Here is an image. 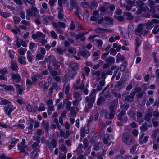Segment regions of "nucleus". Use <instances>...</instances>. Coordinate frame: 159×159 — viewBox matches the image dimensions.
Instances as JSON below:
<instances>
[{
    "mask_svg": "<svg viewBox=\"0 0 159 159\" xmlns=\"http://www.w3.org/2000/svg\"><path fill=\"white\" fill-rule=\"evenodd\" d=\"M116 102H112L111 103L110 106V111H114V110H116L117 106Z\"/></svg>",
    "mask_w": 159,
    "mask_h": 159,
    "instance_id": "49530a36",
    "label": "nucleus"
},
{
    "mask_svg": "<svg viewBox=\"0 0 159 159\" xmlns=\"http://www.w3.org/2000/svg\"><path fill=\"white\" fill-rule=\"evenodd\" d=\"M108 30L99 27L96 28L95 30V31L97 33H103L104 32H108Z\"/></svg>",
    "mask_w": 159,
    "mask_h": 159,
    "instance_id": "c756f323",
    "label": "nucleus"
},
{
    "mask_svg": "<svg viewBox=\"0 0 159 159\" xmlns=\"http://www.w3.org/2000/svg\"><path fill=\"white\" fill-rule=\"evenodd\" d=\"M11 77L13 79L15 80L17 83H19L21 81V77L18 73L13 74L12 75Z\"/></svg>",
    "mask_w": 159,
    "mask_h": 159,
    "instance_id": "dca6fc26",
    "label": "nucleus"
},
{
    "mask_svg": "<svg viewBox=\"0 0 159 159\" xmlns=\"http://www.w3.org/2000/svg\"><path fill=\"white\" fill-rule=\"evenodd\" d=\"M8 54L10 57L12 59V61L14 58V52L11 50H9L8 52Z\"/></svg>",
    "mask_w": 159,
    "mask_h": 159,
    "instance_id": "13d9d810",
    "label": "nucleus"
},
{
    "mask_svg": "<svg viewBox=\"0 0 159 159\" xmlns=\"http://www.w3.org/2000/svg\"><path fill=\"white\" fill-rule=\"evenodd\" d=\"M45 61L46 62H53L54 63L56 61L54 57L51 55L48 57L47 58L45 59Z\"/></svg>",
    "mask_w": 159,
    "mask_h": 159,
    "instance_id": "c85d7f7f",
    "label": "nucleus"
},
{
    "mask_svg": "<svg viewBox=\"0 0 159 159\" xmlns=\"http://www.w3.org/2000/svg\"><path fill=\"white\" fill-rule=\"evenodd\" d=\"M11 68L13 70H18V68L16 61H12Z\"/></svg>",
    "mask_w": 159,
    "mask_h": 159,
    "instance_id": "a878e982",
    "label": "nucleus"
},
{
    "mask_svg": "<svg viewBox=\"0 0 159 159\" xmlns=\"http://www.w3.org/2000/svg\"><path fill=\"white\" fill-rule=\"evenodd\" d=\"M15 86L16 87V89L18 90L19 94H21L23 91V89L22 87L17 84H16Z\"/></svg>",
    "mask_w": 159,
    "mask_h": 159,
    "instance_id": "de8ad7c7",
    "label": "nucleus"
},
{
    "mask_svg": "<svg viewBox=\"0 0 159 159\" xmlns=\"http://www.w3.org/2000/svg\"><path fill=\"white\" fill-rule=\"evenodd\" d=\"M101 14H106L109 13L110 11L108 7L106 5L102 6L98 8Z\"/></svg>",
    "mask_w": 159,
    "mask_h": 159,
    "instance_id": "9b49d317",
    "label": "nucleus"
},
{
    "mask_svg": "<svg viewBox=\"0 0 159 159\" xmlns=\"http://www.w3.org/2000/svg\"><path fill=\"white\" fill-rule=\"evenodd\" d=\"M25 121L24 120H20L18 123L17 124V126L20 128L23 129L25 128L24 124L25 123Z\"/></svg>",
    "mask_w": 159,
    "mask_h": 159,
    "instance_id": "72a5a7b5",
    "label": "nucleus"
},
{
    "mask_svg": "<svg viewBox=\"0 0 159 159\" xmlns=\"http://www.w3.org/2000/svg\"><path fill=\"white\" fill-rule=\"evenodd\" d=\"M152 117V113L151 112H149L146 114L145 116L144 119L146 121H149L150 119Z\"/></svg>",
    "mask_w": 159,
    "mask_h": 159,
    "instance_id": "ea45409f",
    "label": "nucleus"
},
{
    "mask_svg": "<svg viewBox=\"0 0 159 159\" xmlns=\"http://www.w3.org/2000/svg\"><path fill=\"white\" fill-rule=\"evenodd\" d=\"M100 73L101 72L99 70L96 71L93 73V77L97 82L100 79Z\"/></svg>",
    "mask_w": 159,
    "mask_h": 159,
    "instance_id": "b1692460",
    "label": "nucleus"
},
{
    "mask_svg": "<svg viewBox=\"0 0 159 159\" xmlns=\"http://www.w3.org/2000/svg\"><path fill=\"white\" fill-rule=\"evenodd\" d=\"M18 61L20 64L23 65H25L26 64V58L25 56H19Z\"/></svg>",
    "mask_w": 159,
    "mask_h": 159,
    "instance_id": "aec40b11",
    "label": "nucleus"
},
{
    "mask_svg": "<svg viewBox=\"0 0 159 159\" xmlns=\"http://www.w3.org/2000/svg\"><path fill=\"white\" fill-rule=\"evenodd\" d=\"M158 132V131L157 129L153 131L152 134L151 135V138L153 139H155L156 138L157 136V132Z\"/></svg>",
    "mask_w": 159,
    "mask_h": 159,
    "instance_id": "680f3d73",
    "label": "nucleus"
},
{
    "mask_svg": "<svg viewBox=\"0 0 159 159\" xmlns=\"http://www.w3.org/2000/svg\"><path fill=\"white\" fill-rule=\"evenodd\" d=\"M95 89H92L91 91V93L89 96L86 97V102H94L95 101Z\"/></svg>",
    "mask_w": 159,
    "mask_h": 159,
    "instance_id": "423d86ee",
    "label": "nucleus"
},
{
    "mask_svg": "<svg viewBox=\"0 0 159 159\" xmlns=\"http://www.w3.org/2000/svg\"><path fill=\"white\" fill-rule=\"evenodd\" d=\"M116 60L117 62H119L120 61H123L125 59L123 56H122L120 53H118L116 56Z\"/></svg>",
    "mask_w": 159,
    "mask_h": 159,
    "instance_id": "473e14b6",
    "label": "nucleus"
},
{
    "mask_svg": "<svg viewBox=\"0 0 159 159\" xmlns=\"http://www.w3.org/2000/svg\"><path fill=\"white\" fill-rule=\"evenodd\" d=\"M18 51L19 54L21 55L24 56L27 51V49L24 48H21L18 49Z\"/></svg>",
    "mask_w": 159,
    "mask_h": 159,
    "instance_id": "c9c22d12",
    "label": "nucleus"
},
{
    "mask_svg": "<svg viewBox=\"0 0 159 159\" xmlns=\"http://www.w3.org/2000/svg\"><path fill=\"white\" fill-rule=\"evenodd\" d=\"M126 113V111H122L118 116V120L120 121H121L122 120V117L124 116Z\"/></svg>",
    "mask_w": 159,
    "mask_h": 159,
    "instance_id": "e433bc0d",
    "label": "nucleus"
},
{
    "mask_svg": "<svg viewBox=\"0 0 159 159\" xmlns=\"http://www.w3.org/2000/svg\"><path fill=\"white\" fill-rule=\"evenodd\" d=\"M36 57L37 59L40 60L43 59L44 56L41 54L38 53L36 55Z\"/></svg>",
    "mask_w": 159,
    "mask_h": 159,
    "instance_id": "e2e57ef3",
    "label": "nucleus"
},
{
    "mask_svg": "<svg viewBox=\"0 0 159 159\" xmlns=\"http://www.w3.org/2000/svg\"><path fill=\"white\" fill-rule=\"evenodd\" d=\"M26 18L27 20H30L31 16H33L35 17V19H40L41 16L39 14V12L33 13L31 10L28 9L26 11Z\"/></svg>",
    "mask_w": 159,
    "mask_h": 159,
    "instance_id": "20e7f679",
    "label": "nucleus"
},
{
    "mask_svg": "<svg viewBox=\"0 0 159 159\" xmlns=\"http://www.w3.org/2000/svg\"><path fill=\"white\" fill-rule=\"evenodd\" d=\"M48 113L49 115H50L52 113V111L54 110V107L53 106L48 105Z\"/></svg>",
    "mask_w": 159,
    "mask_h": 159,
    "instance_id": "a18cd8bd",
    "label": "nucleus"
},
{
    "mask_svg": "<svg viewBox=\"0 0 159 159\" xmlns=\"http://www.w3.org/2000/svg\"><path fill=\"white\" fill-rule=\"evenodd\" d=\"M107 63L110 64V65L113 64L115 61L114 58L113 57H109L106 60Z\"/></svg>",
    "mask_w": 159,
    "mask_h": 159,
    "instance_id": "7c9ffc66",
    "label": "nucleus"
},
{
    "mask_svg": "<svg viewBox=\"0 0 159 159\" xmlns=\"http://www.w3.org/2000/svg\"><path fill=\"white\" fill-rule=\"evenodd\" d=\"M54 68L55 69H57L60 66L59 62L57 61H55L54 63Z\"/></svg>",
    "mask_w": 159,
    "mask_h": 159,
    "instance_id": "69168bd1",
    "label": "nucleus"
},
{
    "mask_svg": "<svg viewBox=\"0 0 159 159\" xmlns=\"http://www.w3.org/2000/svg\"><path fill=\"white\" fill-rule=\"evenodd\" d=\"M105 20L106 21V23L107 24V26L109 25V24H111L112 22V20L108 17H105L104 18Z\"/></svg>",
    "mask_w": 159,
    "mask_h": 159,
    "instance_id": "864d4df0",
    "label": "nucleus"
},
{
    "mask_svg": "<svg viewBox=\"0 0 159 159\" xmlns=\"http://www.w3.org/2000/svg\"><path fill=\"white\" fill-rule=\"evenodd\" d=\"M144 25H146V28L147 30H151L154 27V25L151 21H148L146 23L143 24Z\"/></svg>",
    "mask_w": 159,
    "mask_h": 159,
    "instance_id": "4be33fe9",
    "label": "nucleus"
},
{
    "mask_svg": "<svg viewBox=\"0 0 159 159\" xmlns=\"http://www.w3.org/2000/svg\"><path fill=\"white\" fill-rule=\"evenodd\" d=\"M0 127L4 128H7L11 127V125L9 124L2 123L0 122Z\"/></svg>",
    "mask_w": 159,
    "mask_h": 159,
    "instance_id": "603ef678",
    "label": "nucleus"
},
{
    "mask_svg": "<svg viewBox=\"0 0 159 159\" xmlns=\"http://www.w3.org/2000/svg\"><path fill=\"white\" fill-rule=\"evenodd\" d=\"M13 20L15 24H17L20 21V19L19 17H13Z\"/></svg>",
    "mask_w": 159,
    "mask_h": 159,
    "instance_id": "052dcab7",
    "label": "nucleus"
},
{
    "mask_svg": "<svg viewBox=\"0 0 159 159\" xmlns=\"http://www.w3.org/2000/svg\"><path fill=\"white\" fill-rule=\"evenodd\" d=\"M84 70L86 75H88L90 72V69L88 67H85L84 68Z\"/></svg>",
    "mask_w": 159,
    "mask_h": 159,
    "instance_id": "774afa93",
    "label": "nucleus"
},
{
    "mask_svg": "<svg viewBox=\"0 0 159 159\" xmlns=\"http://www.w3.org/2000/svg\"><path fill=\"white\" fill-rule=\"evenodd\" d=\"M70 83L69 82L66 81L64 84L63 90L65 94H67L69 93L70 89Z\"/></svg>",
    "mask_w": 159,
    "mask_h": 159,
    "instance_id": "2eb2a0df",
    "label": "nucleus"
},
{
    "mask_svg": "<svg viewBox=\"0 0 159 159\" xmlns=\"http://www.w3.org/2000/svg\"><path fill=\"white\" fill-rule=\"evenodd\" d=\"M95 89H92L91 91V93L89 96L86 97V102H94L95 101Z\"/></svg>",
    "mask_w": 159,
    "mask_h": 159,
    "instance_id": "0eeeda50",
    "label": "nucleus"
},
{
    "mask_svg": "<svg viewBox=\"0 0 159 159\" xmlns=\"http://www.w3.org/2000/svg\"><path fill=\"white\" fill-rule=\"evenodd\" d=\"M50 34L52 38H53L54 39H57V36L54 31L52 30L51 31Z\"/></svg>",
    "mask_w": 159,
    "mask_h": 159,
    "instance_id": "5fc2aeb1",
    "label": "nucleus"
},
{
    "mask_svg": "<svg viewBox=\"0 0 159 159\" xmlns=\"http://www.w3.org/2000/svg\"><path fill=\"white\" fill-rule=\"evenodd\" d=\"M122 140L126 145H130L135 143L134 138L128 132L124 133L122 136Z\"/></svg>",
    "mask_w": 159,
    "mask_h": 159,
    "instance_id": "f03ea898",
    "label": "nucleus"
},
{
    "mask_svg": "<svg viewBox=\"0 0 159 159\" xmlns=\"http://www.w3.org/2000/svg\"><path fill=\"white\" fill-rule=\"evenodd\" d=\"M139 0H134L133 1L130 0H128V3L129 4L131 5H134V6H138Z\"/></svg>",
    "mask_w": 159,
    "mask_h": 159,
    "instance_id": "f704fd0d",
    "label": "nucleus"
},
{
    "mask_svg": "<svg viewBox=\"0 0 159 159\" xmlns=\"http://www.w3.org/2000/svg\"><path fill=\"white\" fill-rule=\"evenodd\" d=\"M89 133L88 128L86 126L81 128L80 129V134L81 136L83 138L85 136V134H88Z\"/></svg>",
    "mask_w": 159,
    "mask_h": 159,
    "instance_id": "a211bd4d",
    "label": "nucleus"
},
{
    "mask_svg": "<svg viewBox=\"0 0 159 159\" xmlns=\"http://www.w3.org/2000/svg\"><path fill=\"white\" fill-rule=\"evenodd\" d=\"M123 14L124 16L127 17V18L128 20H131L133 19L131 14L129 12H124Z\"/></svg>",
    "mask_w": 159,
    "mask_h": 159,
    "instance_id": "37998d69",
    "label": "nucleus"
},
{
    "mask_svg": "<svg viewBox=\"0 0 159 159\" xmlns=\"http://www.w3.org/2000/svg\"><path fill=\"white\" fill-rule=\"evenodd\" d=\"M128 35L129 38L130 39L133 38V30L129 28L128 31Z\"/></svg>",
    "mask_w": 159,
    "mask_h": 159,
    "instance_id": "09e8293b",
    "label": "nucleus"
},
{
    "mask_svg": "<svg viewBox=\"0 0 159 159\" xmlns=\"http://www.w3.org/2000/svg\"><path fill=\"white\" fill-rule=\"evenodd\" d=\"M144 135V134L143 132H141L140 134V136L139 138V143L140 144H143V143L142 141Z\"/></svg>",
    "mask_w": 159,
    "mask_h": 159,
    "instance_id": "3c124183",
    "label": "nucleus"
},
{
    "mask_svg": "<svg viewBox=\"0 0 159 159\" xmlns=\"http://www.w3.org/2000/svg\"><path fill=\"white\" fill-rule=\"evenodd\" d=\"M12 104L8 100L4 99L3 98L0 97V105H8Z\"/></svg>",
    "mask_w": 159,
    "mask_h": 159,
    "instance_id": "f3484780",
    "label": "nucleus"
},
{
    "mask_svg": "<svg viewBox=\"0 0 159 159\" xmlns=\"http://www.w3.org/2000/svg\"><path fill=\"white\" fill-rule=\"evenodd\" d=\"M70 66L72 69L74 71H77L79 68L77 64L75 63H72L70 64Z\"/></svg>",
    "mask_w": 159,
    "mask_h": 159,
    "instance_id": "79ce46f5",
    "label": "nucleus"
},
{
    "mask_svg": "<svg viewBox=\"0 0 159 159\" xmlns=\"http://www.w3.org/2000/svg\"><path fill=\"white\" fill-rule=\"evenodd\" d=\"M73 95L74 98L75 99H78L79 101H81L82 98L81 97V95L80 92H75L73 93Z\"/></svg>",
    "mask_w": 159,
    "mask_h": 159,
    "instance_id": "bb28decb",
    "label": "nucleus"
},
{
    "mask_svg": "<svg viewBox=\"0 0 159 159\" xmlns=\"http://www.w3.org/2000/svg\"><path fill=\"white\" fill-rule=\"evenodd\" d=\"M135 95V93L134 92H131L129 95L126 96L125 100L129 102H131L133 101L134 97Z\"/></svg>",
    "mask_w": 159,
    "mask_h": 159,
    "instance_id": "6ab92c4d",
    "label": "nucleus"
},
{
    "mask_svg": "<svg viewBox=\"0 0 159 159\" xmlns=\"http://www.w3.org/2000/svg\"><path fill=\"white\" fill-rule=\"evenodd\" d=\"M83 143L84 148H87L89 145V143L88 140L86 139H84L83 140Z\"/></svg>",
    "mask_w": 159,
    "mask_h": 159,
    "instance_id": "4d7b16f0",
    "label": "nucleus"
},
{
    "mask_svg": "<svg viewBox=\"0 0 159 159\" xmlns=\"http://www.w3.org/2000/svg\"><path fill=\"white\" fill-rule=\"evenodd\" d=\"M27 58L28 59V61L30 63H31L33 60V59L31 56L32 53L29 50H28L27 52Z\"/></svg>",
    "mask_w": 159,
    "mask_h": 159,
    "instance_id": "2f4dec72",
    "label": "nucleus"
},
{
    "mask_svg": "<svg viewBox=\"0 0 159 159\" xmlns=\"http://www.w3.org/2000/svg\"><path fill=\"white\" fill-rule=\"evenodd\" d=\"M15 109L12 104L5 106L4 108V111L8 116H10L11 113Z\"/></svg>",
    "mask_w": 159,
    "mask_h": 159,
    "instance_id": "39448f33",
    "label": "nucleus"
},
{
    "mask_svg": "<svg viewBox=\"0 0 159 159\" xmlns=\"http://www.w3.org/2000/svg\"><path fill=\"white\" fill-rule=\"evenodd\" d=\"M76 0H70V7L69 8V10L70 11H72L76 7Z\"/></svg>",
    "mask_w": 159,
    "mask_h": 159,
    "instance_id": "5701e85b",
    "label": "nucleus"
},
{
    "mask_svg": "<svg viewBox=\"0 0 159 159\" xmlns=\"http://www.w3.org/2000/svg\"><path fill=\"white\" fill-rule=\"evenodd\" d=\"M33 152L30 155V157L33 159H34L35 157L38 156L37 153L39 151V144L36 142H34L32 145Z\"/></svg>",
    "mask_w": 159,
    "mask_h": 159,
    "instance_id": "7ed1b4c3",
    "label": "nucleus"
},
{
    "mask_svg": "<svg viewBox=\"0 0 159 159\" xmlns=\"http://www.w3.org/2000/svg\"><path fill=\"white\" fill-rule=\"evenodd\" d=\"M46 144L48 146L49 149L52 151V148H55L56 147V141L55 139H52L51 143L47 142Z\"/></svg>",
    "mask_w": 159,
    "mask_h": 159,
    "instance_id": "ddd939ff",
    "label": "nucleus"
},
{
    "mask_svg": "<svg viewBox=\"0 0 159 159\" xmlns=\"http://www.w3.org/2000/svg\"><path fill=\"white\" fill-rule=\"evenodd\" d=\"M4 87V89L8 91H14V88L12 85H8L7 86L4 85L3 86Z\"/></svg>",
    "mask_w": 159,
    "mask_h": 159,
    "instance_id": "c03bdc74",
    "label": "nucleus"
},
{
    "mask_svg": "<svg viewBox=\"0 0 159 159\" xmlns=\"http://www.w3.org/2000/svg\"><path fill=\"white\" fill-rule=\"evenodd\" d=\"M25 139H23L21 143L18 145V149L20 150V152H25L27 146L25 145Z\"/></svg>",
    "mask_w": 159,
    "mask_h": 159,
    "instance_id": "f8f14e48",
    "label": "nucleus"
},
{
    "mask_svg": "<svg viewBox=\"0 0 159 159\" xmlns=\"http://www.w3.org/2000/svg\"><path fill=\"white\" fill-rule=\"evenodd\" d=\"M77 55L79 56H82L87 58L90 55V53L87 50L80 51L78 53Z\"/></svg>",
    "mask_w": 159,
    "mask_h": 159,
    "instance_id": "4468645a",
    "label": "nucleus"
},
{
    "mask_svg": "<svg viewBox=\"0 0 159 159\" xmlns=\"http://www.w3.org/2000/svg\"><path fill=\"white\" fill-rule=\"evenodd\" d=\"M42 134V130L41 129H38L36 132V133L35 135L36 136H38L37 137H34V138H36V139L37 141H39L40 140L39 136L41 135Z\"/></svg>",
    "mask_w": 159,
    "mask_h": 159,
    "instance_id": "4c0bfd02",
    "label": "nucleus"
},
{
    "mask_svg": "<svg viewBox=\"0 0 159 159\" xmlns=\"http://www.w3.org/2000/svg\"><path fill=\"white\" fill-rule=\"evenodd\" d=\"M56 51L58 53L60 54H62L64 52H66V50H63L62 48H57Z\"/></svg>",
    "mask_w": 159,
    "mask_h": 159,
    "instance_id": "bf43d9fd",
    "label": "nucleus"
},
{
    "mask_svg": "<svg viewBox=\"0 0 159 159\" xmlns=\"http://www.w3.org/2000/svg\"><path fill=\"white\" fill-rule=\"evenodd\" d=\"M41 125L45 130L47 131L48 130L49 125L48 122L47 121L43 120Z\"/></svg>",
    "mask_w": 159,
    "mask_h": 159,
    "instance_id": "393cba45",
    "label": "nucleus"
},
{
    "mask_svg": "<svg viewBox=\"0 0 159 159\" xmlns=\"http://www.w3.org/2000/svg\"><path fill=\"white\" fill-rule=\"evenodd\" d=\"M80 74L81 76L83 78V80L81 81L80 85H78L80 83V77H79L77 79L76 81V84L74 85L73 87L76 89H79L81 90H83L84 94L87 95L88 93V90L86 87H84L85 75L83 72H81Z\"/></svg>",
    "mask_w": 159,
    "mask_h": 159,
    "instance_id": "f257e3e1",
    "label": "nucleus"
},
{
    "mask_svg": "<svg viewBox=\"0 0 159 159\" xmlns=\"http://www.w3.org/2000/svg\"><path fill=\"white\" fill-rule=\"evenodd\" d=\"M39 75L38 74H33L31 76V79L33 82H36L38 80V79L39 78Z\"/></svg>",
    "mask_w": 159,
    "mask_h": 159,
    "instance_id": "cd10ccee",
    "label": "nucleus"
},
{
    "mask_svg": "<svg viewBox=\"0 0 159 159\" xmlns=\"http://www.w3.org/2000/svg\"><path fill=\"white\" fill-rule=\"evenodd\" d=\"M39 43H41L42 46H44L45 44L47 43V40L44 38H43L39 41Z\"/></svg>",
    "mask_w": 159,
    "mask_h": 159,
    "instance_id": "338daca9",
    "label": "nucleus"
},
{
    "mask_svg": "<svg viewBox=\"0 0 159 159\" xmlns=\"http://www.w3.org/2000/svg\"><path fill=\"white\" fill-rule=\"evenodd\" d=\"M113 139L112 136L109 135L108 134H106L104 135L103 138V142L105 144L109 145L111 144V140Z\"/></svg>",
    "mask_w": 159,
    "mask_h": 159,
    "instance_id": "6e6552de",
    "label": "nucleus"
},
{
    "mask_svg": "<svg viewBox=\"0 0 159 159\" xmlns=\"http://www.w3.org/2000/svg\"><path fill=\"white\" fill-rule=\"evenodd\" d=\"M71 105V102L70 101H68L67 102L66 106V108L69 110L70 111H72V109L74 108V107H71L70 108Z\"/></svg>",
    "mask_w": 159,
    "mask_h": 159,
    "instance_id": "6e6d98bb",
    "label": "nucleus"
},
{
    "mask_svg": "<svg viewBox=\"0 0 159 159\" xmlns=\"http://www.w3.org/2000/svg\"><path fill=\"white\" fill-rule=\"evenodd\" d=\"M100 114L101 116H105L106 118H108V113L106 110L101 111Z\"/></svg>",
    "mask_w": 159,
    "mask_h": 159,
    "instance_id": "a19ab883",
    "label": "nucleus"
},
{
    "mask_svg": "<svg viewBox=\"0 0 159 159\" xmlns=\"http://www.w3.org/2000/svg\"><path fill=\"white\" fill-rule=\"evenodd\" d=\"M137 120V121L140 124L143 121V119L142 118V114L140 111H138L136 113Z\"/></svg>",
    "mask_w": 159,
    "mask_h": 159,
    "instance_id": "412c9836",
    "label": "nucleus"
},
{
    "mask_svg": "<svg viewBox=\"0 0 159 159\" xmlns=\"http://www.w3.org/2000/svg\"><path fill=\"white\" fill-rule=\"evenodd\" d=\"M143 26L144 24L142 23L139 24L138 25L135 31V33L136 35L139 36H141V35L143 34Z\"/></svg>",
    "mask_w": 159,
    "mask_h": 159,
    "instance_id": "1a4fd4ad",
    "label": "nucleus"
},
{
    "mask_svg": "<svg viewBox=\"0 0 159 159\" xmlns=\"http://www.w3.org/2000/svg\"><path fill=\"white\" fill-rule=\"evenodd\" d=\"M60 149L61 151L64 152L66 153L67 152L66 148L63 144L61 145Z\"/></svg>",
    "mask_w": 159,
    "mask_h": 159,
    "instance_id": "0e129e2a",
    "label": "nucleus"
},
{
    "mask_svg": "<svg viewBox=\"0 0 159 159\" xmlns=\"http://www.w3.org/2000/svg\"><path fill=\"white\" fill-rule=\"evenodd\" d=\"M46 35L42 32L37 31L36 33L33 34L32 35V38L34 40L40 38H45Z\"/></svg>",
    "mask_w": 159,
    "mask_h": 159,
    "instance_id": "9d476101",
    "label": "nucleus"
},
{
    "mask_svg": "<svg viewBox=\"0 0 159 159\" xmlns=\"http://www.w3.org/2000/svg\"><path fill=\"white\" fill-rule=\"evenodd\" d=\"M98 6V4L96 1H93L90 5V8L91 10L96 9Z\"/></svg>",
    "mask_w": 159,
    "mask_h": 159,
    "instance_id": "58836bf2",
    "label": "nucleus"
},
{
    "mask_svg": "<svg viewBox=\"0 0 159 159\" xmlns=\"http://www.w3.org/2000/svg\"><path fill=\"white\" fill-rule=\"evenodd\" d=\"M45 110V108L43 104V103H41L40 104L38 108V111H44Z\"/></svg>",
    "mask_w": 159,
    "mask_h": 159,
    "instance_id": "8fccbe9b",
    "label": "nucleus"
}]
</instances>
